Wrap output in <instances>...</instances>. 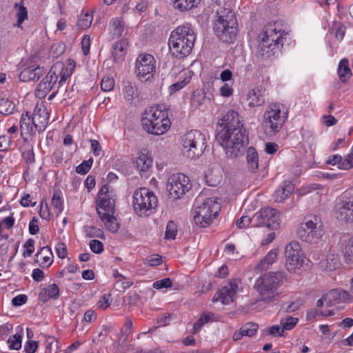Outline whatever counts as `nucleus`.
<instances>
[{"label": "nucleus", "instance_id": "obj_1", "mask_svg": "<svg viewBox=\"0 0 353 353\" xmlns=\"http://www.w3.org/2000/svg\"><path fill=\"white\" fill-rule=\"evenodd\" d=\"M239 113L229 110L219 122L216 140L225 150L228 157L234 159L244 154L249 143L248 135Z\"/></svg>", "mask_w": 353, "mask_h": 353}, {"label": "nucleus", "instance_id": "obj_2", "mask_svg": "<svg viewBox=\"0 0 353 353\" xmlns=\"http://www.w3.org/2000/svg\"><path fill=\"white\" fill-rule=\"evenodd\" d=\"M196 36L188 26H180L170 34L168 45L173 57L181 59L188 57L194 46Z\"/></svg>", "mask_w": 353, "mask_h": 353}, {"label": "nucleus", "instance_id": "obj_3", "mask_svg": "<svg viewBox=\"0 0 353 353\" xmlns=\"http://www.w3.org/2000/svg\"><path fill=\"white\" fill-rule=\"evenodd\" d=\"M216 17L213 26L214 34L224 43H233L238 30L234 14L230 10L223 8L216 11Z\"/></svg>", "mask_w": 353, "mask_h": 353}, {"label": "nucleus", "instance_id": "obj_4", "mask_svg": "<svg viewBox=\"0 0 353 353\" xmlns=\"http://www.w3.org/2000/svg\"><path fill=\"white\" fill-rule=\"evenodd\" d=\"M283 278V273L277 272L263 274L256 280L254 288L261 295V301L271 303L278 297L275 291L281 285Z\"/></svg>", "mask_w": 353, "mask_h": 353}, {"label": "nucleus", "instance_id": "obj_5", "mask_svg": "<svg viewBox=\"0 0 353 353\" xmlns=\"http://www.w3.org/2000/svg\"><path fill=\"white\" fill-rule=\"evenodd\" d=\"M276 32L273 25H268L264 27L263 34L259 36L260 43L259 45L258 55L262 59H270L279 50V45L282 40V35Z\"/></svg>", "mask_w": 353, "mask_h": 353}, {"label": "nucleus", "instance_id": "obj_6", "mask_svg": "<svg viewBox=\"0 0 353 353\" xmlns=\"http://www.w3.org/2000/svg\"><path fill=\"white\" fill-rule=\"evenodd\" d=\"M133 208L139 216L148 215L147 212L157 207L158 201L155 194L145 188L136 190L133 194Z\"/></svg>", "mask_w": 353, "mask_h": 353}, {"label": "nucleus", "instance_id": "obj_7", "mask_svg": "<svg viewBox=\"0 0 353 353\" xmlns=\"http://www.w3.org/2000/svg\"><path fill=\"white\" fill-rule=\"evenodd\" d=\"M183 152L190 159L201 156L205 149V138L199 130H190L184 134L183 139Z\"/></svg>", "mask_w": 353, "mask_h": 353}, {"label": "nucleus", "instance_id": "obj_8", "mask_svg": "<svg viewBox=\"0 0 353 353\" xmlns=\"http://www.w3.org/2000/svg\"><path fill=\"white\" fill-rule=\"evenodd\" d=\"M219 209V204L212 198L205 199L201 205L195 208L194 215L195 223L201 228L209 226L216 218Z\"/></svg>", "mask_w": 353, "mask_h": 353}, {"label": "nucleus", "instance_id": "obj_9", "mask_svg": "<svg viewBox=\"0 0 353 353\" xmlns=\"http://www.w3.org/2000/svg\"><path fill=\"white\" fill-rule=\"evenodd\" d=\"M323 234L322 223L316 216H313V219L302 223L297 230L299 239L310 243H316Z\"/></svg>", "mask_w": 353, "mask_h": 353}, {"label": "nucleus", "instance_id": "obj_10", "mask_svg": "<svg viewBox=\"0 0 353 353\" xmlns=\"http://www.w3.org/2000/svg\"><path fill=\"white\" fill-rule=\"evenodd\" d=\"M301 245L298 242L292 241L288 244L285 250V266L290 272L296 273L305 262L301 253Z\"/></svg>", "mask_w": 353, "mask_h": 353}, {"label": "nucleus", "instance_id": "obj_11", "mask_svg": "<svg viewBox=\"0 0 353 353\" xmlns=\"http://www.w3.org/2000/svg\"><path fill=\"white\" fill-rule=\"evenodd\" d=\"M279 212L274 208H264L254 214V226H265L276 230L280 225Z\"/></svg>", "mask_w": 353, "mask_h": 353}, {"label": "nucleus", "instance_id": "obj_12", "mask_svg": "<svg viewBox=\"0 0 353 353\" xmlns=\"http://www.w3.org/2000/svg\"><path fill=\"white\" fill-rule=\"evenodd\" d=\"M191 188L189 178L183 174L172 175L167 182L166 190L174 200L179 199Z\"/></svg>", "mask_w": 353, "mask_h": 353}, {"label": "nucleus", "instance_id": "obj_13", "mask_svg": "<svg viewBox=\"0 0 353 353\" xmlns=\"http://www.w3.org/2000/svg\"><path fill=\"white\" fill-rule=\"evenodd\" d=\"M285 122L284 117H281V110L276 105H271L263 115V125L269 134H275L282 128Z\"/></svg>", "mask_w": 353, "mask_h": 353}, {"label": "nucleus", "instance_id": "obj_14", "mask_svg": "<svg viewBox=\"0 0 353 353\" xmlns=\"http://www.w3.org/2000/svg\"><path fill=\"white\" fill-rule=\"evenodd\" d=\"M156 65L154 58L151 54L140 55L136 62V71L140 78L145 81L150 79L155 73Z\"/></svg>", "mask_w": 353, "mask_h": 353}, {"label": "nucleus", "instance_id": "obj_15", "mask_svg": "<svg viewBox=\"0 0 353 353\" xmlns=\"http://www.w3.org/2000/svg\"><path fill=\"white\" fill-rule=\"evenodd\" d=\"M239 279H235L230 281L228 285L222 287L217 294L213 297L212 301H220L224 305H228L233 302L238 289V283Z\"/></svg>", "mask_w": 353, "mask_h": 353}, {"label": "nucleus", "instance_id": "obj_16", "mask_svg": "<svg viewBox=\"0 0 353 353\" xmlns=\"http://www.w3.org/2000/svg\"><path fill=\"white\" fill-rule=\"evenodd\" d=\"M143 128L146 130L148 133L161 135L164 134L170 128V120L168 117H165L164 120L161 121H152L148 119H141Z\"/></svg>", "mask_w": 353, "mask_h": 353}, {"label": "nucleus", "instance_id": "obj_17", "mask_svg": "<svg viewBox=\"0 0 353 353\" xmlns=\"http://www.w3.org/2000/svg\"><path fill=\"white\" fill-rule=\"evenodd\" d=\"M44 73L43 67L32 65L24 68L19 74V78L23 82L37 81Z\"/></svg>", "mask_w": 353, "mask_h": 353}, {"label": "nucleus", "instance_id": "obj_18", "mask_svg": "<svg viewBox=\"0 0 353 353\" xmlns=\"http://www.w3.org/2000/svg\"><path fill=\"white\" fill-rule=\"evenodd\" d=\"M337 218L345 222L353 221V201L343 200L338 203Z\"/></svg>", "mask_w": 353, "mask_h": 353}, {"label": "nucleus", "instance_id": "obj_19", "mask_svg": "<svg viewBox=\"0 0 353 353\" xmlns=\"http://www.w3.org/2000/svg\"><path fill=\"white\" fill-rule=\"evenodd\" d=\"M294 185L290 181H284L274 194V199L276 202H282L294 191Z\"/></svg>", "mask_w": 353, "mask_h": 353}, {"label": "nucleus", "instance_id": "obj_20", "mask_svg": "<svg viewBox=\"0 0 353 353\" xmlns=\"http://www.w3.org/2000/svg\"><path fill=\"white\" fill-rule=\"evenodd\" d=\"M113 214H108L107 212H102L101 210H98V215L104 223L108 230L114 233L119 230L120 224L117 222L116 217Z\"/></svg>", "mask_w": 353, "mask_h": 353}, {"label": "nucleus", "instance_id": "obj_21", "mask_svg": "<svg viewBox=\"0 0 353 353\" xmlns=\"http://www.w3.org/2000/svg\"><path fill=\"white\" fill-rule=\"evenodd\" d=\"M59 296V288L57 284L53 283L43 288L39 294V298L43 303H46L50 299H57Z\"/></svg>", "mask_w": 353, "mask_h": 353}, {"label": "nucleus", "instance_id": "obj_22", "mask_svg": "<svg viewBox=\"0 0 353 353\" xmlns=\"http://www.w3.org/2000/svg\"><path fill=\"white\" fill-rule=\"evenodd\" d=\"M32 122L39 133L43 132L48 123L47 112L43 110V114H41L34 110V112L32 117Z\"/></svg>", "mask_w": 353, "mask_h": 353}, {"label": "nucleus", "instance_id": "obj_23", "mask_svg": "<svg viewBox=\"0 0 353 353\" xmlns=\"http://www.w3.org/2000/svg\"><path fill=\"white\" fill-rule=\"evenodd\" d=\"M128 43L127 39H121L113 46L112 55L117 62L123 60Z\"/></svg>", "mask_w": 353, "mask_h": 353}, {"label": "nucleus", "instance_id": "obj_24", "mask_svg": "<svg viewBox=\"0 0 353 353\" xmlns=\"http://www.w3.org/2000/svg\"><path fill=\"white\" fill-rule=\"evenodd\" d=\"M342 254L345 264L353 265V236L343 243Z\"/></svg>", "mask_w": 353, "mask_h": 353}, {"label": "nucleus", "instance_id": "obj_25", "mask_svg": "<svg viewBox=\"0 0 353 353\" xmlns=\"http://www.w3.org/2000/svg\"><path fill=\"white\" fill-rule=\"evenodd\" d=\"M246 161L248 170L250 172H256L259 168V157L254 148L250 147L247 150Z\"/></svg>", "mask_w": 353, "mask_h": 353}, {"label": "nucleus", "instance_id": "obj_26", "mask_svg": "<svg viewBox=\"0 0 353 353\" xmlns=\"http://www.w3.org/2000/svg\"><path fill=\"white\" fill-rule=\"evenodd\" d=\"M145 117H143L142 119H148L152 121H161V120H164L165 117H168V114L166 112H163L161 109H159V107H150L148 109L145 110Z\"/></svg>", "mask_w": 353, "mask_h": 353}, {"label": "nucleus", "instance_id": "obj_27", "mask_svg": "<svg viewBox=\"0 0 353 353\" xmlns=\"http://www.w3.org/2000/svg\"><path fill=\"white\" fill-rule=\"evenodd\" d=\"M321 266L329 271L339 268L341 265L339 255L332 252H330L325 261H321Z\"/></svg>", "mask_w": 353, "mask_h": 353}, {"label": "nucleus", "instance_id": "obj_28", "mask_svg": "<svg viewBox=\"0 0 353 353\" xmlns=\"http://www.w3.org/2000/svg\"><path fill=\"white\" fill-rule=\"evenodd\" d=\"M32 124V118L30 117V112L26 111L22 114L20 120V129L21 136H23L24 134H31L32 131L33 130Z\"/></svg>", "mask_w": 353, "mask_h": 353}, {"label": "nucleus", "instance_id": "obj_29", "mask_svg": "<svg viewBox=\"0 0 353 353\" xmlns=\"http://www.w3.org/2000/svg\"><path fill=\"white\" fill-rule=\"evenodd\" d=\"M278 255V251L276 249L270 250L267 255L260 261L258 263L256 268L259 270H263L268 269L270 265H272Z\"/></svg>", "mask_w": 353, "mask_h": 353}, {"label": "nucleus", "instance_id": "obj_30", "mask_svg": "<svg viewBox=\"0 0 353 353\" xmlns=\"http://www.w3.org/2000/svg\"><path fill=\"white\" fill-rule=\"evenodd\" d=\"M339 78L342 82H345L351 76L352 72L349 68V62L346 59H342L338 68Z\"/></svg>", "mask_w": 353, "mask_h": 353}, {"label": "nucleus", "instance_id": "obj_31", "mask_svg": "<svg viewBox=\"0 0 353 353\" xmlns=\"http://www.w3.org/2000/svg\"><path fill=\"white\" fill-rule=\"evenodd\" d=\"M174 8L181 11L188 10L196 6L200 0H172Z\"/></svg>", "mask_w": 353, "mask_h": 353}, {"label": "nucleus", "instance_id": "obj_32", "mask_svg": "<svg viewBox=\"0 0 353 353\" xmlns=\"http://www.w3.org/2000/svg\"><path fill=\"white\" fill-rule=\"evenodd\" d=\"M134 164L140 171L145 172L151 166L152 159L148 157L145 154H141L136 159Z\"/></svg>", "mask_w": 353, "mask_h": 353}, {"label": "nucleus", "instance_id": "obj_33", "mask_svg": "<svg viewBox=\"0 0 353 353\" xmlns=\"http://www.w3.org/2000/svg\"><path fill=\"white\" fill-rule=\"evenodd\" d=\"M323 299L327 307H331L336 302L340 301V294L338 290H332L323 294Z\"/></svg>", "mask_w": 353, "mask_h": 353}, {"label": "nucleus", "instance_id": "obj_34", "mask_svg": "<svg viewBox=\"0 0 353 353\" xmlns=\"http://www.w3.org/2000/svg\"><path fill=\"white\" fill-rule=\"evenodd\" d=\"M97 211L101 210L102 212H107L108 214L114 213V200H105L99 201L97 203Z\"/></svg>", "mask_w": 353, "mask_h": 353}, {"label": "nucleus", "instance_id": "obj_35", "mask_svg": "<svg viewBox=\"0 0 353 353\" xmlns=\"http://www.w3.org/2000/svg\"><path fill=\"white\" fill-rule=\"evenodd\" d=\"M248 99L249 101V105L252 107L261 105L265 102V99L261 95L259 90L257 91L253 90L252 92H250Z\"/></svg>", "mask_w": 353, "mask_h": 353}, {"label": "nucleus", "instance_id": "obj_36", "mask_svg": "<svg viewBox=\"0 0 353 353\" xmlns=\"http://www.w3.org/2000/svg\"><path fill=\"white\" fill-rule=\"evenodd\" d=\"M124 94L125 98L128 101H132V99L139 96L137 88L132 85L130 81H124Z\"/></svg>", "mask_w": 353, "mask_h": 353}, {"label": "nucleus", "instance_id": "obj_37", "mask_svg": "<svg viewBox=\"0 0 353 353\" xmlns=\"http://www.w3.org/2000/svg\"><path fill=\"white\" fill-rule=\"evenodd\" d=\"M52 205L54 208V212L58 216L63 210V200L60 196L59 192H55L52 198Z\"/></svg>", "mask_w": 353, "mask_h": 353}, {"label": "nucleus", "instance_id": "obj_38", "mask_svg": "<svg viewBox=\"0 0 353 353\" xmlns=\"http://www.w3.org/2000/svg\"><path fill=\"white\" fill-rule=\"evenodd\" d=\"M14 104L12 101L8 99H0V113L8 115L13 112L14 110Z\"/></svg>", "mask_w": 353, "mask_h": 353}, {"label": "nucleus", "instance_id": "obj_39", "mask_svg": "<svg viewBox=\"0 0 353 353\" xmlns=\"http://www.w3.org/2000/svg\"><path fill=\"white\" fill-rule=\"evenodd\" d=\"M41 254H44V256H43L42 264L48 263L47 265V267H48L53 262V260H52L53 255H52V252L50 247L48 246V245L43 247L41 249L40 252H39L36 256L38 257Z\"/></svg>", "mask_w": 353, "mask_h": 353}, {"label": "nucleus", "instance_id": "obj_40", "mask_svg": "<svg viewBox=\"0 0 353 353\" xmlns=\"http://www.w3.org/2000/svg\"><path fill=\"white\" fill-rule=\"evenodd\" d=\"M52 88L50 82H46L44 80H41L36 90V95L41 98L45 97Z\"/></svg>", "mask_w": 353, "mask_h": 353}, {"label": "nucleus", "instance_id": "obj_41", "mask_svg": "<svg viewBox=\"0 0 353 353\" xmlns=\"http://www.w3.org/2000/svg\"><path fill=\"white\" fill-rule=\"evenodd\" d=\"M92 19V15L88 13L81 14L78 19L77 25L81 30L87 29L90 26Z\"/></svg>", "mask_w": 353, "mask_h": 353}, {"label": "nucleus", "instance_id": "obj_42", "mask_svg": "<svg viewBox=\"0 0 353 353\" xmlns=\"http://www.w3.org/2000/svg\"><path fill=\"white\" fill-rule=\"evenodd\" d=\"M103 199L105 200H114L113 199V194L112 191H110V188L108 185H103L97 195V203L99 201H103Z\"/></svg>", "mask_w": 353, "mask_h": 353}, {"label": "nucleus", "instance_id": "obj_43", "mask_svg": "<svg viewBox=\"0 0 353 353\" xmlns=\"http://www.w3.org/2000/svg\"><path fill=\"white\" fill-rule=\"evenodd\" d=\"M258 327V324L250 322L243 325L240 330L243 336H252L256 334Z\"/></svg>", "mask_w": 353, "mask_h": 353}, {"label": "nucleus", "instance_id": "obj_44", "mask_svg": "<svg viewBox=\"0 0 353 353\" xmlns=\"http://www.w3.org/2000/svg\"><path fill=\"white\" fill-rule=\"evenodd\" d=\"M191 76H185L182 81H179L172 84L169 88L170 94H172L176 91L182 89L184 86L188 84L190 81Z\"/></svg>", "mask_w": 353, "mask_h": 353}, {"label": "nucleus", "instance_id": "obj_45", "mask_svg": "<svg viewBox=\"0 0 353 353\" xmlns=\"http://www.w3.org/2000/svg\"><path fill=\"white\" fill-rule=\"evenodd\" d=\"M85 236L92 238V237H99L101 239L104 238V234L103 230L99 229L94 226L90 225L85 227Z\"/></svg>", "mask_w": 353, "mask_h": 353}, {"label": "nucleus", "instance_id": "obj_46", "mask_svg": "<svg viewBox=\"0 0 353 353\" xmlns=\"http://www.w3.org/2000/svg\"><path fill=\"white\" fill-rule=\"evenodd\" d=\"M298 321L299 319L297 318H294L292 316H290L286 319H281V332H283L284 330H292L297 324Z\"/></svg>", "mask_w": 353, "mask_h": 353}, {"label": "nucleus", "instance_id": "obj_47", "mask_svg": "<svg viewBox=\"0 0 353 353\" xmlns=\"http://www.w3.org/2000/svg\"><path fill=\"white\" fill-rule=\"evenodd\" d=\"M177 233L176 225L172 221L168 222L165 232V238L168 239H174Z\"/></svg>", "mask_w": 353, "mask_h": 353}, {"label": "nucleus", "instance_id": "obj_48", "mask_svg": "<svg viewBox=\"0 0 353 353\" xmlns=\"http://www.w3.org/2000/svg\"><path fill=\"white\" fill-rule=\"evenodd\" d=\"M21 339L22 336L19 334H16L10 337L7 341L9 344V348L10 350H19L21 347Z\"/></svg>", "mask_w": 353, "mask_h": 353}, {"label": "nucleus", "instance_id": "obj_49", "mask_svg": "<svg viewBox=\"0 0 353 353\" xmlns=\"http://www.w3.org/2000/svg\"><path fill=\"white\" fill-rule=\"evenodd\" d=\"M93 159L92 158L87 161H83L81 164L76 167V172L78 174H87L92 167Z\"/></svg>", "mask_w": 353, "mask_h": 353}, {"label": "nucleus", "instance_id": "obj_50", "mask_svg": "<svg viewBox=\"0 0 353 353\" xmlns=\"http://www.w3.org/2000/svg\"><path fill=\"white\" fill-rule=\"evenodd\" d=\"M111 26L113 28V34L114 36L120 37L123 31V26L121 21L119 18H116L112 20Z\"/></svg>", "mask_w": 353, "mask_h": 353}, {"label": "nucleus", "instance_id": "obj_51", "mask_svg": "<svg viewBox=\"0 0 353 353\" xmlns=\"http://www.w3.org/2000/svg\"><path fill=\"white\" fill-rule=\"evenodd\" d=\"M22 157L28 164L34 163L35 159L32 145L27 146L26 150L22 152Z\"/></svg>", "mask_w": 353, "mask_h": 353}, {"label": "nucleus", "instance_id": "obj_52", "mask_svg": "<svg viewBox=\"0 0 353 353\" xmlns=\"http://www.w3.org/2000/svg\"><path fill=\"white\" fill-rule=\"evenodd\" d=\"M65 45L62 43H54L51 46L50 54L53 57H58L65 51Z\"/></svg>", "mask_w": 353, "mask_h": 353}, {"label": "nucleus", "instance_id": "obj_53", "mask_svg": "<svg viewBox=\"0 0 353 353\" xmlns=\"http://www.w3.org/2000/svg\"><path fill=\"white\" fill-rule=\"evenodd\" d=\"M114 80L109 77H103L101 82V88L103 91L108 92L113 89Z\"/></svg>", "mask_w": 353, "mask_h": 353}, {"label": "nucleus", "instance_id": "obj_54", "mask_svg": "<svg viewBox=\"0 0 353 353\" xmlns=\"http://www.w3.org/2000/svg\"><path fill=\"white\" fill-rule=\"evenodd\" d=\"M251 223H253L254 226V216L252 217H250V216H243L236 221V226L239 228H243L245 227H248Z\"/></svg>", "mask_w": 353, "mask_h": 353}, {"label": "nucleus", "instance_id": "obj_55", "mask_svg": "<svg viewBox=\"0 0 353 353\" xmlns=\"http://www.w3.org/2000/svg\"><path fill=\"white\" fill-rule=\"evenodd\" d=\"M90 250L96 254H101L103 251V244L101 241L94 239L91 240L89 243Z\"/></svg>", "mask_w": 353, "mask_h": 353}, {"label": "nucleus", "instance_id": "obj_56", "mask_svg": "<svg viewBox=\"0 0 353 353\" xmlns=\"http://www.w3.org/2000/svg\"><path fill=\"white\" fill-rule=\"evenodd\" d=\"M172 284V282L170 278H165L163 279L154 282L152 286L157 290H160L161 288H167L171 287Z\"/></svg>", "mask_w": 353, "mask_h": 353}, {"label": "nucleus", "instance_id": "obj_57", "mask_svg": "<svg viewBox=\"0 0 353 353\" xmlns=\"http://www.w3.org/2000/svg\"><path fill=\"white\" fill-rule=\"evenodd\" d=\"M204 99L205 96L203 92L200 94L199 91H194L191 99V103L196 108L202 104Z\"/></svg>", "mask_w": 353, "mask_h": 353}, {"label": "nucleus", "instance_id": "obj_58", "mask_svg": "<svg viewBox=\"0 0 353 353\" xmlns=\"http://www.w3.org/2000/svg\"><path fill=\"white\" fill-rule=\"evenodd\" d=\"M17 26L20 27L21 23L24 21L28 17V11L26 7L23 6H20L18 10L17 14Z\"/></svg>", "mask_w": 353, "mask_h": 353}, {"label": "nucleus", "instance_id": "obj_59", "mask_svg": "<svg viewBox=\"0 0 353 353\" xmlns=\"http://www.w3.org/2000/svg\"><path fill=\"white\" fill-rule=\"evenodd\" d=\"M26 250L23 252V256H30L34 250V241L32 239H29L24 244Z\"/></svg>", "mask_w": 353, "mask_h": 353}, {"label": "nucleus", "instance_id": "obj_60", "mask_svg": "<svg viewBox=\"0 0 353 353\" xmlns=\"http://www.w3.org/2000/svg\"><path fill=\"white\" fill-rule=\"evenodd\" d=\"M38 348V342L36 341L28 340L24 346V351L26 353H34Z\"/></svg>", "mask_w": 353, "mask_h": 353}, {"label": "nucleus", "instance_id": "obj_61", "mask_svg": "<svg viewBox=\"0 0 353 353\" xmlns=\"http://www.w3.org/2000/svg\"><path fill=\"white\" fill-rule=\"evenodd\" d=\"M146 261L150 266H156L161 263L162 259L159 254H152L146 258Z\"/></svg>", "mask_w": 353, "mask_h": 353}, {"label": "nucleus", "instance_id": "obj_62", "mask_svg": "<svg viewBox=\"0 0 353 353\" xmlns=\"http://www.w3.org/2000/svg\"><path fill=\"white\" fill-rule=\"evenodd\" d=\"M10 138L6 135L0 136V151L7 150L10 144Z\"/></svg>", "mask_w": 353, "mask_h": 353}, {"label": "nucleus", "instance_id": "obj_63", "mask_svg": "<svg viewBox=\"0 0 353 353\" xmlns=\"http://www.w3.org/2000/svg\"><path fill=\"white\" fill-rule=\"evenodd\" d=\"M56 252L59 258L64 259L67 255V248L65 243H58L56 247Z\"/></svg>", "mask_w": 353, "mask_h": 353}, {"label": "nucleus", "instance_id": "obj_64", "mask_svg": "<svg viewBox=\"0 0 353 353\" xmlns=\"http://www.w3.org/2000/svg\"><path fill=\"white\" fill-rule=\"evenodd\" d=\"M27 300L28 298L26 295L19 294L12 299V303L14 306H21L26 303Z\"/></svg>", "mask_w": 353, "mask_h": 353}]
</instances>
